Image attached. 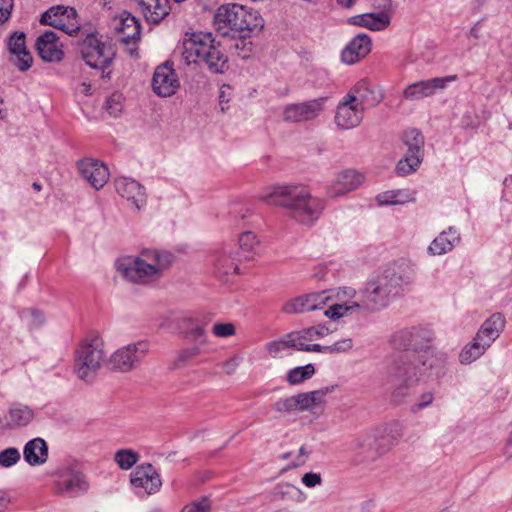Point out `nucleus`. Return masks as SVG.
Listing matches in <instances>:
<instances>
[{
    "label": "nucleus",
    "instance_id": "nucleus-40",
    "mask_svg": "<svg viewBox=\"0 0 512 512\" xmlns=\"http://www.w3.org/2000/svg\"><path fill=\"white\" fill-rule=\"evenodd\" d=\"M288 348H295V339L292 337V333L285 335L284 337L270 341L266 344V350L272 357H278L283 351Z\"/></svg>",
    "mask_w": 512,
    "mask_h": 512
},
{
    "label": "nucleus",
    "instance_id": "nucleus-11",
    "mask_svg": "<svg viewBox=\"0 0 512 512\" xmlns=\"http://www.w3.org/2000/svg\"><path fill=\"white\" fill-rule=\"evenodd\" d=\"M81 55L87 65L94 69L108 67L114 57V52L96 33H89L81 43Z\"/></svg>",
    "mask_w": 512,
    "mask_h": 512
},
{
    "label": "nucleus",
    "instance_id": "nucleus-7",
    "mask_svg": "<svg viewBox=\"0 0 512 512\" xmlns=\"http://www.w3.org/2000/svg\"><path fill=\"white\" fill-rule=\"evenodd\" d=\"M336 385L325 386L317 390L301 392L275 402L273 408L280 413L294 411L307 412L314 419L324 415L327 405V396L333 393Z\"/></svg>",
    "mask_w": 512,
    "mask_h": 512
},
{
    "label": "nucleus",
    "instance_id": "nucleus-24",
    "mask_svg": "<svg viewBox=\"0 0 512 512\" xmlns=\"http://www.w3.org/2000/svg\"><path fill=\"white\" fill-rule=\"evenodd\" d=\"M115 187L118 194L130 201L137 210L146 204L144 188L135 180L126 177L119 178L116 180Z\"/></svg>",
    "mask_w": 512,
    "mask_h": 512
},
{
    "label": "nucleus",
    "instance_id": "nucleus-60",
    "mask_svg": "<svg viewBox=\"0 0 512 512\" xmlns=\"http://www.w3.org/2000/svg\"><path fill=\"white\" fill-rule=\"evenodd\" d=\"M274 512H291L288 508H279L276 509Z\"/></svg>",
    "mask_w": 512,
    "mask_h": 512
},
{
    "label": "nucleus",
    "instance_id": "nucleus-30",
    "mask_svg": "<svg viewBox=\"0 0 512 512\" xmlns=\"http://www.w3.org/2000/svg\"><path fill=\"white\" fill-rule=\"evenodd\" d=\"M379 205H404L416 201V193L409 189H396L380 192L376 196Z\"/></svg>",
    "mask_w": 512,
    "mask_h": 512
},
{
    "label": "nucleus",
    "instance_id": "nucleus-10",
    "mask_svg": "<svg viewBox=\"0 0 512 512\" xmlns=\"http://www.w3.org/2000/svg\"><path fill=\"white\" fill-rule=\"evenodd\" d=\"M149 351L150 343L147 340H138L115 350L109 357V363L115 370L129 372L148 355Z\"/></svg>",
    "mask_w": 512,
    "mask_h": 512
},
{
    "label": "nucleus",
    "instance_id": "nucleus-59",
    "mask_svg": "<svg viewBox=\"0 0 512 512\" xmlns=\"http://www.w3.org/2000/svg\"><path fill=\"white\" fill-rule=\"evenodd\" d=\"M220 102H221V103L228 102V99H226L225 91H224V90H222V91H221V94H220Z\"/></svg>",
    "mask_w": 512,
    "mask_h": 512
},
{
    "label": "nucleus",
    "instance_id": "nucleus-31",
    "mask_svg": "<svg viewBox=\"0 0 512 512\" xmlns=\"http://www.w3.org/2000/svg\"><path fill=\"white\" fill-rule=\"evenodd\" d=\"M418 359L415 354L406 356L394 365V376L399 381L415 382L419 372Z\"/></svg>",
    "mask_w": 512,
    "mask_h": 512
},
{
    "label": "nucleus",
    "instance_id": "nucleus-17",
    "mask_svg": "<svg viewBox=\"0 0 512 512\" xmlns=\"http://www.w3.org/2000/svg\"><path fill=\"white\" fill-rule=\"evenodd\" d=\"M365 176L355 169H344L338 172L327 187L330 198L344 196L361 186Z\"/></svg>",
    "mask_w": 512,
    "mask_h": 512
},
{
    "label": "nucleus",
    "instance_id": "nucleus-32",
    "mask_svg": "<svg viewBox=\"0 0 512 512\" xmlns=\"http://www.w3.org/2000/svg\"><path fill=\"white\" fill-rule=\"evenodd\" d=\"M458 241L456 232L449 228L447 232L441 233L430 244L428 251L433 255H441L452 249L455 242Z\"/></svg>",
    "mask_w": 512,
    "mask_h": 512
},
{
    "label": "nucleus",
    "instance_id": "nucleus-28",
    "mask_svg": "<svg viewBox=\"0 0 512 512\" xmlns=\"http://www.w3.org/2000/svg\"><path fill=\"white\" fill-rule=\"evenodd\" d=\"M24 460L30 466H40L47 462L48 446L44 439L34 438L28 441L23 449Z\"/></svg>",
    "mask_w": 512,
    "mask_h": 512
},
{
    "label": "nucleus",
    "instance_id": "nucleus-41",
    "mask_svg": "<svg viewBox=\"0 0 512 512\" xmlns=\"http://www.w3.org/2000/svg\"><path fill=\"white\" fill-rule=\"evenodd\" d=\"M315 374V367L312 364L299 366L287 373V381L291 385H297L310 379Z\"/></svg>",
    "mask_w": 512,
    "mask_h": 512
},
{
    "label": "nucleus",
    "instance_id": "nucleus-44",
    "mask_svg": "<svg viewBox=\"0 0 512 512\" xmlns=\"http://www.w3.org/2000/svg\"><path fill=\"white\" fill-rule=\"evenodd\" d=\"M88 489V482L84 475L80 473L72 474L63 482V491L65 492H84Z\"/></svg>",
    "mask_w": 512,
    "mask_h": 512
},
{
    "label": "nucleus",
    "instance_id": "nucleus-13",
    "mask_svg": "<svg viewBox=\"0 0 512 512\" xmlns=\"http://www.w3.org/2000/svg\"><path fill=\"white\" fill-rule=\"evenodd\" d=\"M41 22L62 30L70 36L80 32L78 15L74 8L68 6L51 7L41 16Z\"/></svg>",
    "mask_w": 512,
    "mask_h": 512
},
{
    "label": "nucleus",
    "instance_id": "nucleus-55",
    "mask_svg": "<svg viewBox=\"0 0 512 512\" xmlns=\"http://www.w3.org/2000/svg\"><path fill=\"white\" fill-rule=\"evenodd\" d=\"M433 401V395L431 393H425L421 396V401L418 404L420 408H424L431 404Z\"/></svg>",
    "mask_w": 512,
    "mask_h": 512
},
{
    "label": "nucleus",
    "instance_id": "nucleus-62",
    "mask_svg": "<svg viewBox=\"0 0 512 512\" xmlns=\"http://www.w3.org/2000/svg\"><path fill=\"white\" fill-rule=\"evenodd\" d=\"M149 512H160V511H158V510H151V511H149Z\"/></svg>",
    "mask_w": 512,
    "mask_h": 512
},
{
    "label": "nucleus",
    "instance_id": "nucleus-5",
    "mask_svg": "<svg viewBox=\"0 0 512 512\" xmlns=\"http://www.w3.org/2000/svg\"><path fill=\"white\" fill-rule=\"evenodd\" d=\"M182 56L187 64L203 63L217 73L227 62L226 56L215 45L212 33L189 30L182 39Z\"/></svg>",
    "mask_w": 512,
    "mask_h": 512
},
{
    "label": "nucleus",
    "instance_id": "nucleus-38",
    "mask_svg": "<svg viewBox=\"0 0 512 512\" xmlns=\"http://www.w3.org/2000/svg\"><path fill=\"white\" fill-rule=\"evenodd\" d=\"M139 459V453L133 449H120L114 454V461L121 470L131 469Z\"/></svg>",
    "mask_w": 512,
    "mask_h": 512
},
{
    "label": "nucleus",
    "instance_id": "nucleus-45",
    "mask_svg": "<svg viewBox=\"0 0 512 512\" xmlns=\"http://www.w3.org/2000/svg\"><path fill=\"white\" fill-rule=\"evenodd\" d=\"M404 143L408 147L409 152L423 153L422 147L424 144L421 133L415 129L408 130L403 135Z\"/></svg>",
    "mask_w": 512,
    "mask_h": 512
},
{
    "label": "nucleus",
    "instance_id": "nucleus-36",
    "mask_svg": "<svg viewBox=\"0 0 512 512\" xmlns=\"http://www.w3.org/2000/svg\"><path fill=\"white\" fill-rule=\"evenodd\" d=\"M488 345H485L481 340L478 341V337H475L474 341L467 345L462 352L460 353V361L461 363H471L474 360L478 359L488 348Z\"/></svg>",
    "mask_w": 512,
    "mask_h": 512
},
{
    "label": "nucleus",
    "instance_id": "nucleus-8",
    "mask_svg": "<svg viewBox=\"0 0 512 512\" xmlns=\"http://www.w3.org/2000/svg\"><path fill=\"white\" fill-rule=\"evenodd\" d=\"M328 97L320 96L302 102H292L284 105L279 117L285 124H302L313 122L325 111Z\"/></svg>",
    "mask_w": 512,
    "mask_h": 512
},
{
    "label": "nucleus",
    "instance_id": "nucleus-35",
    "mask_svg": "<svg viewBox=\"0 0 512 512\" xmlns=\"http://www.w3.org/2000/svg\"><path fill=\"white\" fill-rule=\"evenodd\" d=\"M423 153L407 152L403 159L399 160L396 171L398 175L405 176L415 171L421 160Z\"/></svg>",
    "mask_w": 512,
    "mask_h": 512
},
{
    "label": "nucleus",
    "instance_id": "nucleus-46",
    "mask_svg": "<svg viewBox=\"0 0 512 512\" xmlns=\"http://www.w3.org/2000/svg\"><path fill=\"white\" fill-rule=\"evenodd\" d=\"M21 459L20 451L15 447H9L0 451V467L11 468Z\"/></svg>",
    "mask_w": 512,
    "mask_h": 512
},
{
    "label": "nucleus",
    "instance_id": "nucleus-48",
    "mask_svg": "<svg viewBox=\"0 0 512 512\" xmlns=\"http://www.w3.org/2000/svg\"><path fill=\"white\" fill-rule=\"evenodd\" d=\"M106 111L113 117H118L123 110V96L118 93L112 94L106 101Z\"/></svg>",
    "mask_w": 512,
    "mask_h": 512
},
{
    "label": "nucleus",
    "instance_id": "nucleus-25",
    "mask_svg": "<svg viewBox=\"0 0 512 512\" xmlns=\"http://www.w3.org/2000/svg\"><path fill=\"white\" fill-rule=\"evenodd\" d=\"M348 97L354 99L358 105L366 108V106L374 107L379 104L383 98L382 93L374 86L365 81L357 83L348 93Z\"/></svg>",
    "mask_w": 512,
    "mask_h": 512
},
{
    "label": "nucleus",
    "instance_id": "nucleus-15",
    "mask_svg": "<svg viewBox=\"0 0 512 512\" xmlns=\"http://www.w3.org/2000/svg\"><path fill=\"white\" fill-rule=\"evenodd\" d=\"M296 349L305 352H323V344L327 338H332V331L325 326H316L293 332Z\"/></svg>",
    "mask_w": 512,
    "mask_h": 512
},
{
    "label": "nucleus",
    "instance_id": "nucleus-16",
    "mask_svg": "<svg viewBox=\"0 0 512 512\" xmlns=\"http://www.w3.org/2000/svg\"><path fill=\"white\" fill-rule=\"evenodd\" d=\"M363 117L364 107L346 94L336 108L334 121L339 129L350 130L359 126Z\"/></svg>",
    "mask_w": 512,
    "mask_h": 512
},
{
    "label": "nucleus",
    "instance_id": "nucleus-39",
    "mask_svg": "<svg viewBox=\"0 0 512 512\" xmlns=\"http://www.w3.org/2000/svg\"><path fill=\"white\" fill-rule=\"evenodd\" d=\"M238 243L239 248L243 252L245 258L252 259L259 244L257 236L251 231L243 232L239 236Z\"/></svg>",
    "mask_w": 512,
    "mask_h": 512
},
{
    "label": "nucleus",
    "instance_id": "nucleus-50",
    "mask_svg": "<svg viewBox=\"0 0 512 512\" xmlns=\"http://www.w3.org/2000/svg\"><path fill=\"white\" fill-rule=\"evenodd\" d=\"M212 333L219 338L231 337L236 333V327L231 322H217L212 327Z\"/></svg>",
    "mask_w": 512,
    "mask_h": 512
},
{
    "label": "nucleus",
    "instance_id": "nucleus-27",
    "mask_svg": "<svg viewBox=\"0 0 512 512\" xmlns=\"http://www.w3.org/2000/svg\"><path fill=\"white\" fill-rule=\"evenodd\" d=\"M348 22L372 31H383L390 25L391 18L385 12L364 13L350 17Z\"/></svg>",
    "mask_w": 512,
    "mask_h": 512
},
{
    "label": "nucleus",
    "instance_id": "nucleus-56",
    "mask_svg": "<svg viewBox=\"0 0 512 512\" xmlns=\"http://www.w3.org/2000/svg\"><path fill=\"white\" fill-rule=\"evenodd\" d=\"M298 454L301 457V461L298 462L297 464H295V466H299V465L303 464L305 462V460L307 459L309 453L306 450V448L304 446H302L299 448Z\"/></svg>",
    "mask_w": 512,
    "mask_h": 512
},
{
    "label": "nucleus",
    "instance_id": "nucleus-53",
    "mask_svg": "<svg viewBox=\"0 0 512 512\" xmlns=\"http://www.w3.org/2000/svg\"><path fill=\"white\" fill-rule=\"evenodd\" d=\"M187 337L189 339L198 341L200 344H204L206 342L205 332L201 327L193 328L190 332H188Z\"/></svg>",
    "mask_w": 512,
    "mask_h": 512
},
{
    "label": "nucleus",
    "instance_id": "nucleus-61",
    "mask_svg": "<svg viewBox=\"0 0 512 512\" xmlns=\"http://www.w3.org/2000/svg\"><path fill=\"white\" fill-rule=\"evenodd\" d=\"M33 187L37 190H40V185L38 183H34L33 184Z\"/></svg>",
    "mask_w": 512,
    "mask_h": 512
},
{
    "label": "nucleus",
    "instance_id": "nucleus-2",
    "mask_svg": "<svg viewBox=\"0 0 512 512\" xmlns=\"http://www.w3.org/2000/svg\"><path fill=\"white\" fill-rule=\"evenodd\" d=\"M171 264L170 253L146 249L138 255L120 258L116 262V267L126 280L137 284H149L159 280Z\"/></svg>",
    "mask_w": 512,
    "mask_h": 512
},
{
    "label": "nucleus",
    "instance_id": "nucleus-4",
    "mask_svg": "<svg viewBox=\"0 0 512 512\" xmlns=\"http://www.w3.org/2000/svg\"><path fill=\"white\" fill-rule=\"evenodd\" d=\"M213 25L223 36L247 38L263 29L264 20L257 11L238 4H228L216 10Z\"/></svg>",
    "mask_w": 512,
    "mask_h": 512
},
{
    "label": "nucleus",
    "instance_id": "nucleus-21",
    "mask_svg": "<svg viewBox=\"0 0 512 512\" xmlns=\"http://www.w3.org/2000/svg\"><path fill=\"white\" fill-rule=\"evenodd\" d=\"M8 51L12 64L20 71L31 68L33 57L26 46V36L23 32H14L7 41Z\"/></svg>",
    "mask_w": 512,
    "mask_h": 512
},
{
    "label": "nucleus",
    "instance_id": "nucleus-57",
    "mask_svg": "<svg viewBox=\"0 0 512 512\" xmlns=\"http://www.w3.org/2000/svg\"><path fill=\"white\" fill-rule=\"evenodd\" d=\"M8 503V498L5 495L0 494V512H2L7 507Z\"/></svg>",
    "mask_w": 512,
    "mask_h": 512
},
{
    "label": "nucleus",
    "instance_id": "nucleus-18",
    "mask_svg": "<svg viewBox=\"0 0 512 512\" xmlns=\"http://www.w3.org/2000/svg\"><path fill=\"white\" fill-rule=\"evenodd\" d=\"M77 168L83 179L94 189H102L110 178L106 164L98 159L84 158L77 162Z\"/></svg>",
    "mask_w": 512,
    "mask_h": 512
},
{
    "label": "nucleus",
    "instance_id": "nucleus-37",
    "mask_svg": "<svg viewBox=\"0 0 512 512\" xmlns=\"http://www.w3.org/2000/svg\"><path fill=\"white\" fill-rule=\"evenodd\" d=\"M216 272L219 276L228 280L230 276L239 273L238 263L232 255H223L216 263Z\"/></svg>",
    "mask_w": 512,
    "mask_h": 512
},
{
    "label": "nucleus",
    "instance_id": "nucleus-3",
    "mask_svg": "<svg viewBox=\"0 0 512 512\" xmlns=\"http://www.w3.org/2000/svg\"><path fill=\"white\" fill-rule=\"evenodd\" d=\"M410 280V267L408 265L393 264V266L366 283L357 294L362 311L375 312L385 307L389 297L401 282Z\"/></svg>",
    "mask_w": 512,
    "mask_h": 512
},
{
    "label": "nucleus",
    "instance_id": "nucleus-19",
    "mask_svg": "<svg viewBox=\"0 0 512 512\" xmlns=\"http://www.w3.org/2000/svg\"><path fill=\"white\" fill-rule=\"evenodd\" d=\"M456 80L455 75L436 77L408 85L403 91L407 100H419L434 95L438 90L446 88L447 84Z\"/></svg>",
    "mask_w": 512,
    "mask_h": 512
},
{
    "label": "nucleus",
    "instance_id": "nucleus-54",
    "mask_svg": "<svg viewBox=\"0 0 512 512\" xmlns=\"http://www.w3.org/2000/svg\"><path fill=\"white\" fill-rule=\"evenodd\" d=\"M238 367H239V357L238 356H235V357L227 360L223 364L224 371L230 375L235 373L236 370L238 369Z\"/></svg>",
    "mask_w": 512,
    "mask_h": 512
},
{
    "label": "nucleus",
    "instance_id": "nucleus-34",
    "mask_svg": "<svg viewBox=\"0 0 512 512\" xmlns=\"http://www.w3.org/2000/svg\"><path fill=\"white\" fill-rule=\"evenodd\" d=\"M353 348V340L350 337H338L332 332V338H327L323 344L322 353H343Z\"/></svg>",
    "mask_w": 512,
    "mask_h": 512
},
{
    "label": "nucleus",
    "instance_id": "nucleus-14",
    "mask_svg": "<svg viewBox=\"0 0 512 512\" xmlns=\"http://www.w3.org/2000/svg\"><path fill=\"white\" fill-rule=\"evenodd\" d=\"M129 483L132 488L142 490L147 495H155L162 487L160 474L150 463L138 465L130 474Z\"/></svg>",
    "mask_w": 512,
    "mask_h": 512
},
{
    "label": "nucleus",
    "instance_id": "nucleus-20",
    "mask_svg": "<svg viewBox=\"0 0 512 512\" xmlns=\"http://www.w3.org/2000/svg\"><path fill=\"white\" fill-rule=\"evenodd\" d=\"M180 87V82L174 69L167 63L159 65L153 74L152 89L159 97H170Z\"/></svg>",
    "mask_w": 512,
    "mask_h": 512
},
{
    "label": "nucleus",
    "instance_id": "nucleus-12",
    "mask_svg": "<svg viewBox=\"0 0 512 512\" xmlns=\"http://www.w3.org/2000/svg\"><path fill=\"white\" fill-rule=\"evenodd\" d=\"M112 27L130 56H137L141 30L139 21L130 13L122 12L112 20Z\"/></svg>",
    "mask_w": 512,
    "mask_h": 512
},
{
    "label": "nucleus",
    "instance_id": "nucleus-43",
    "mask_svg": "<svg viewBox=\"0 0 512 512\" xmlns=\"http://www.w3.org/2000/svg\"><path fill=\"white\" fill-rule=\"evenodd\" d=\"M311 299L309 295L299 296L289 301L284 309L287 313H305L315 310V306L311 305Z\"/></svg>",
    "mask_w": 512,
    "mask_h": 512
},
{
    "label": "nucleus",
    "instance_id": "nucleus-51",
    "mask_svg": "<svg viewBox=\"0 0 512 512\" xmlns=\"http://www.w3.org/2000/svg\"><path fill=\"white\" fill-rule=\"evenodd\" d=\"M301 481L307 488H314L318 485H321L322 477L319 473L308 472L302 476Z\"/></svg>",
    "mask_w": 512,
    "mask_h": 512
},
{
    "label": "nucleus",
    "instance_id": "nucleus-1",
    "mask_svg": "<svg viewBox=\"0 0 512 512\" xmlns=\"http://www.w3.org/2000/svg\"><path fill=\"white\" fill-rule=\"evenodd\" d=\"M264 200L284 208L291 218L304 225L313 224L324 208L322 201L313 197L305 185L278 187Z\"/></svg>",
    "mask_w": 512,
    "mask_h": 512
},
{
    "label": "nucleus",
    "instance_id": "nucleus-49",
    "mask_svg": "<svg viewBox=\"0 0 512 512\" xmlns=\"http://www.w3.org/2000/svg\"><path fill=\"white\" fill-rule=\"evenodd\" d=\"M211 500L204 496L200 499L186 505L180 512H211Z\"/></svg>",
    "mask_w": 512,
    "mask_h": 512
},
{
    "label": "nucleus",
    "instance_id": "nucleus-33",
    "mask_svg": "<svg viewBox=\"0 0 512 512\" xmlns=\"http://www.w3.org/2000/svg\"><path fill=\"white\" fill-rule=\"evenodd\" d=\"M353 313H364L358 296L356 300L342 304H334L325 311V316L331 319H339Z\"/></svg>",
    "mask_w": 512,
    "mask_h": 512
},
{
    "label": "nucleus",
    "instance_id": "nucleus-23",
    "mask_svg": "<svg viewBox=\"0 0 512 512\" xmlns=\"http://www.w3.org/2000/svg\"><path fill=\"white\" fill-rule=\"evenodd\" d=\"M36 50L46 62L60 61L63 56L62 45L53 31H45L37 38Z\"/></svg>",
    "mask_w": 512,
    "mask_h": 512
},
{
    "label": "nucleus",
    "instance_id": "nucleus-42",
    "mask_svg": "<svg viewBox=\"0 0 512 512\" xmlns=\"http://www.w3.org/2000/svg\"><path fill=\"white\" fill-rule=\"evenodd\" d=\"M33 418V412L27 406H14L9 410L8 419L13 425H27Z\"/></svg>",
    "mask_w": 512,
    "mask_h": 512
},
{
    "label": "nucleus",
    "instance_id": "nucleus-29",
    "mask_svg": "<svg viewBox=\"0 0 512 512\" xmlns=\"http://www.w3.org/2000/svg\"><path fill=\"white\" fill-rule=\"evenodd\" d=\"M504 326V317L500 314H493L484 322L476 337H478V341L481 340L485 343V345L490 347L492 342L499 337L500 333L504 329Z\"/></svg>",
    "mask_w": 512,
    "mask_h": 512
},
{
    "label": "nucleus",
    "instance_id": "nucleus-58",
    "mask_svg": "<svg viewBox=\"0 0 512 512\" xmlns=\"http://www.w3.org/2000/svg\"><path fill=\"white\" fill-rule=\"evenodd\" d=\"M81 92L85 95H90L91 93V86L90 84L86 83V82H83L81 84Z\"/></svg>",
    "mask_w": 512,
    "mask_h": 512
},
{
    "label": "nucleus",
    "instance_id": "nucleus-22",
    "mask_svg": "<svg viewBox=\"0 0 512 512\" xmlns=\"http://www.w3.org/2000/svg\"><path fill=\"white\" fill-rule=\"evenodd\" d=\"M371 47V38L367 34H358L342 50L341 60L345 64H355L371 52Z\"/></svg>",
    "mask_w": 512,
    "mask_h": 512
},
{
    "label": "nucleus",
    "instance_id": "nucleus-52",
    "mask_svg": "<svg viewBox=\"0 0 512 512\" xmlns=\"http://www.w3.org/2000/svg\"><path fill=\"white\" fill-rule=\"evenodd\" d=\"M309 298L312 300L311 305L315 306V310L321 309L328 300V297L324 293L309 294Z\"/></svg>",
    "mask_w": 512,
    "mask_h": 512
},
{
    "label": "nucleus",
    "instance_id": "nucleus-26",
    "mask_svg": "<svg viewBox=\"0 0 512 512\" xmlns=\"http://www.w3.org/2000/svg\"><path fill=\"white\" fill-rule=\"evenodd\" d=\"M138 10L150 23H159L170 11L168 0H133Z\"/></svg>",
    "mask_w": 512,
    "mask_h": 512
},
{
    "label": "nucleus",
    "instance_id": "nucleus-6",
    "mask_svg": "<svg viewBox=\"0 0 512 512\" xmlns=\"http://www.w3.org/2000/svg\"><path fill=\"white\" fill-rule=\"evenodd\" d=\"M104 340L98 334L88 335L75 350L74 373L84 382L95 379L104 363Z\"/></svg>",
    "mask_w": 512,
    "mask_h": 512
},
{
    "label": "nucleus",
    "instance_id": "nucleus-47",
    "mask_svg": "<svg viewBox=\"0 0 512 512\" xmlns=\"http://www.w3.org/2000/svg\"><path fill=\"white\" fill-rule=\"evenodd\" d=\"M200 353V347L198 345H194L191 347H187L182 349L177 353L174 359V367L180 368L188 363L190 360L197 357Z\"/></svg>",
    "mask_w": 512,
    "mask_h": 512
},
{
    "label": "nucleus",
    "instance_id": "nucleus-9",
    "mask_svg": "<svg viewBox=\"0 0 512 512\" xmlns=\"http://www.w3.org/2000/svg\"><path fill=\"white\" fill-rule=\"evenodd\" d=\"M396 440L386 426L377 427L354 441V446L369 458L386 454L395 445Z\"/></svg>",
    "mask_w": 512,
    "mask_h": 512
}]
</instances>
